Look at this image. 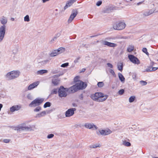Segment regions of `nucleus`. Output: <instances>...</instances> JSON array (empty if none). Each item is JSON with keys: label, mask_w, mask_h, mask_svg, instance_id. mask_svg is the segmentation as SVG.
Instances as JSON below:
<instances>
[{"label": "nucleus", "mask_w": 158, "mask_h": 158, "mask_svg": "<svg viewBox=\"0 0 158 158\" xmlns=\"http://www.w3.org/2000/svg\"><path fill=\"white\" fill-rule=\"evenodd\" d=\"M108 97L107 95H104L101 93H96L91 95V98L94 101L98 102H102L106 100Z\"/></svg>", "instance_id": "1"}, {"label": "nucleus", "mask_w": 158, "mask_h": 158, "mask_svg": "<svg viewBox=\"0 0 158 158\" xmlns=\"http://www.w3.org/2000/svg\"><path fill=\"white\" fill-rule=\"evenodd\" d=\"M86 85L85 83L79 81H77L75 85L71 87L69 89L71 90L72 93L74 92L78 89H85L86 87Z\"/></svg>", "instance_id": "2"}, {"label": "nucleus", "mask_w": 158, "mask_h": 158, "mask_svg": "<svg viewBox=\"0 0 158 158\" xmlns=\"http://www.w3.org/2000/svg\"><path fill=\"white\" fill-rule=\"evenodd\" d=\"M19 74V71H13L8 73L6 75V77L8 80H11L17 78Z\"/></svg>", "instance_id": "3"}, {"label": "nucleus", "mask_w": 158, "mask_h": 158, "mask_svg": "<svg viewBox=\"0 0 158 158\" xmlns=\"http://www.w3.org/2000/svg\"><path fill=\"white\" fill-rule=\"evenodd\" d=\"M126 24L123 22H116L113 25V28L115 30H122L125 28Z\"/></svg>", "instance_id": "4"}, {"label": "nucleus", "mask_w": 158, "mask_h": 158, "mask_svg": "<svg viewBox=\"0 0 158 158\" xmlns=\"http://www.w3.org/2000/svg\"><path fill=\"white\" fill-rule=\"evenodd\" d=\"M68 90V88H64L63 86H61L58 91L59 96L61 98L66 97L67 95V93Z\"/></svg>", "instance_id": "5"}, {"label": "nucleus", "mask_w": 158, "mask_h": 158, "mask_svg": "<svg viewBox=\"0 0 158 158\" xmlns=\"http://www.w3.org/2000/svg\"><path fill=\"white\" fill-rule=\"evenodd\" d=\"M112 132V131L110 129L108 128L104 129H99L96 131V133L98 135H101L103 136L108 135Z\"/></svg>", "instance_id": "6"}, {"label": "nucleus", "mask_w": 158, "mask_h": 158, "mask_svg": "<svg viewBox=\"0 0 158 158\" xmlns=\"http://www.w3.org/2000/svg\"><path fill=\"white\" fill-rule=\"evenodd\" d=\"M44 99L42 98H37L33 100L29 105L30 107H35L40 105L42 103Z\"/></svg>", "instance_id": "7"}, {"label": "nucleus", "mask_w": 158, "mask_h": 158, "mask_svg": "<svg viewBox=\"0 0 158 158\" xmlns=\"http://www.w3.org/2000/svg\"><path fill=\"white\" fill-rule=\"evenodd\" d=\"M6 31V26L3 25L0 27V42L3 40Z\"/></svg>", "instance_id": "8"}, {"label": "nucleus", "mask_w": 158, "mask_h": 158, "mask_svg": "<svg viewBox=\"0 0 158 158\" xmlns=\"http://www.w3.org/2000/svg\"><path fill=\"white\" fill-rule=\"evenodd\" d=\"M78 13V11L76 9L73 10L72 11V13L68 21V22L69 23L72 22L74 19L76 17Z\"/></svg>", "instance_id": "9"}, {"label": "nucleus", "mask_w": 158, "mask_h": 158, "mask_svg": "<svg viewBox=\"0 0 158 158\" xmlns=\"http://www.w3.org/2000/svg\"><path fill=\"white\" fill-rule=\"evenodd\" d=\"M31 129L30 127L26 126L24 124L19 125L16 128V129L19 131L23 130L29 131Z\"/></svg>", "instance_id": "10"}, {"label": "nucleus", "mask_w": 158, "mask_h": 158, "mask_svg": "<svg viewBox=\"0 0 158 158\" xmlns=\"http://www.w3.org/2000/svg\"><path fill=\"white\" fill-rule=\"evenodd\" d=\"M128 57L130 60L133 63L137 64H140V61L139 60L133 55H129L128 56Z\"/></svg>", "instance_id": "11"}, {"label": "nucleus", "mask_w": 158, "mask_h": 158, "mask_svg": "<svg viewBox=\"0 0 158 158\" xmlns=\"http://www.w3.org/2000/svg\"><path fill=\"white\" fill-rule=\"evenodd\" d=\"M85 127L87 128L92 130H95L98 129V127L93 123H85L84 125Z\"/></svg>", "instance_id": "12"}, {"label": "nucleus", "mask_w": 158, "mask_h": 158, "mask_svg": "<svg viewBox=\"0 0 158 158\" xmlns=\"http://www.w3.org/2000/svg\"><path fill=\"white\" fill-rule=\"evenodd\" d=\"M76 110V109L75 108H71L69 109L65 112V115L66 117H69L73 116L74 113V111Z\"/></svg>", "instance_id": "13"}, {"label": "nucleus", "mask_w": 158, "mask_h": 158, "mask_svg": "<svg viewBox=\"0 0 158 158\" xmlns=\"http://www.w3.org/2000/svg\"><path fill=\"white\" fill-rule=\"evenodd\" d=\"M60 76V75L59 76L56 75L53 77L52 83L54 85H57L59 83V80L58 79V77Z\"/></svg>", "instance_id": "14"}, {"label": "nucleus", "mask_w": 158, "mask_h": 158, "mask_svg": "<svg viewBox=\"0 0 158 158\" xmlns=\"http://www.w3.org/2000/svg\"><path fill=\"white\" fill-rule=\"evenodd\" d=\"M77 0H69L66 3V5L64 7V10H66L68 7H70L72 6V4Z\"/></svg>", "instance_id": "15"}, {"label": "nucleus", "mask_w": 158, "mask_h": 158, "mask_svg": "<svg viewBox=\"0 0 158 158\" xmlns=\"http://www.w3.org/2000/svg\"><path fill=\"white\" fill-rule=\"evenodd\" d=\"M39 84V81H36L33 82V83L30 85L28 87V90H31L37 86Z\"/></svg>", "instance_id": "16"}, {"label": "nucleus", "mask_w": 158, "mask_h": 158, "mask_svg": "<svg viewBox=\"0 0 158 158\" xmlns=\"http://www.w3.org/2000/svg\"><path fill=\"white\" fill-rule=\"evenodd\" d=\"M21 108V106L20 105H15L13 106L10 108V111L12 112H13L15 111L18 110Z\"/></svg>", "instance_id": "17"}, {"label": "nucleus", "mask_w": 158, "mask_h": 158, "mask_svg": "<svg viewBox=\"0 0 158 158\" xmlns=\"http://www.w3.org/2000/svg\"><path fill=\"white\" fill-rule=\"evenodd\" d=\"M103 44L109 47H116L117 46L116 44L109 42L107 41H103Z\"/></svg>", "instance_id": "18"}, {"label": "nucleus", "mask_w": 158, "mask_h": 158, "mask_svg": "<svg viewBox=\"0 0 158 158\" xmlns=\"http://www.w3.org/2000/svg\"><path fill=\"white\" fill-rule=\"evenodd\" d=\"M0 21L2 24L5 25L7 23V19L6 17L2 16L0 18Z\"/></svg>", "instance_id": "19"}, {"label": "nucleus", "mask_w": 158, "mask_h": 158, "mask_svg": "<svg viewBox=\"0 0 158 158\" xmlns=\"http://www.w3.org/2000/svg\"><path fill=\"white\" fill-rule=\"evenodd\" d=\"M59 54L56 50H54L52 51L51 53L49 54V55L52 57L55 56Z\"/></svg>", "instance_id": "20"}, {"label": "nucleus", "mask_w": 158, "mask_h": 158, "mask_svg": "<svg viewBox=\"0 0 158 158\" xmlns=\"http://www.w3.org/2000/svg\"><path fill=\"white\" fill-rule=\"evenodd\" d=\"M153 12V11L152 10H149L144 12L143 13V15L145 16H148L152 14Z\"/></svg>", "instance_id": "21"}, {"label": "nucleus", "mask_w": 158, "mask_h": 158, "mask_svg": "<svg viewBox=\"0 0 158 158\" xmlns=\"http://www.w3.org/2000/svg\"><path fill=\"white\" fill-rule=\"evenodd\" d=\"M117 67L118 70L122 71L123 69V64L122 62H119L117 64Z\"/></svg>", "instance_id": "22"}, {"label": "nucleus", "mask_w": 158, "mask_h": 158, "mask_svg": "<svg viewBox=\"0 0 158 158\" xmlns=\"http://www.w3.org/2000/svg\"><path fill=\"white\" fill-rule=\"evenodd\" d=\"M48 72V70H41L37 71V74L42 75L44 73H47Z\"/></svg>", "instance_id": "23"}, {"label": "nucleus", "mask_w": 158, "mask_h": 158, "mask_svg": "<svg viewBox=\"0 0 158 158\" xmlns=\"http://www.w3.org/2000/svg\"><path fill=\"white\" fill-rule=\"evenodd\" d=\"M58 54L64 52L65 51V48H64L61 47L56 50Z\"/></svg>", "instance_id": "24"}, {"label": "nucleus", "mask_w": 158, "mask_h": 158, "mask_svg": "<svg viewBox=\"0 0 158 158\" xmlns=\"http://www.w3.org/2000/svg\"><path fill=\"white\" fill-rule=\"evenodd\" d=\"M46 114V112L45 111H43L40 113L37 114L36 117L37 118H40L41 117L44 116Z\"/></svg>", "instance_id": "25"}, {"label": "nucleus", "mask_w": 158, "mask_h": 158, "mask_svg": "<svg viewBox=\"0 0 158 158\" xmlns=\"http://www.w3.org/2000/svg\"><path fill=\"white\" fill-rule=\"evenodd\" d=\"M118 75L119 78L120 80L121 81H124L125 79L123 76L122 75V74L120 73H118Z\"/></svg>", "instance_id": "26"}, {"label": "nucleus", "mask_w": 158, "mask_h": 158, "mask_svg": "<svg viewBox=\"0 0 158 158\" xmlns=\"http://www.w3.org/2000/svg\"><path fill=\"white\" fill-rule=\"evenodd\" d=\"M61 35V33L60 32H59L57 33L56 35V36L54 37L51 40V43H52L53 41H54L55 40H56L57 38L59 37Z\"/></svg>", "instance_id": "27"}, {"label": "nucleus", "mask_w": 158, "mask_h": 158, "mask_svg": "<svg viewBox=\"0 0 158 158\" xmlns=\"http://www.w3.org/2000/svg\"><path fill=\"white\" fill-rule=\"evenodd\" d=\"M134 49V47L132 45H129L127 48V51L128 52H131Z\"/></svg>", "instance_id": "28"}, {"label": "nucleus", "mask_w": 158, "mask_h": 158, "mask_svg": "<svg viewBox=\"0 0 158 158\" xmlns=\"http://www.w3.org/2000/svg\"><path fill=\"white\" fill-rule=\"evenodd\" d=\"M123 144L126 146H131V143L129 142H127L125 140L123 141Z\"/></svg>", "instance_id": "29"}, {"label": "nucleus", "mask_w": 158, "mask_h": 158, "mask_svg": "<svg viewBox=\"0 0 158 158\" xmlns=\"http://www.w3.org/2000/svg\"><path fill=\"white\" fill-rule=\"evenodd\" d=\"M135 98V96H131L129 98V102H133L134 101Z\"/></svg>", "instance_id": "30"}, {"label": "nucleus", "mask_w": 158, "mask_h": 158, "mask_svg": "<svg viewBox=\"0 0 158 158\" xmlns=\"http://www.w3.org/2000/svg\"><path fill=\"white\" fill-rule=\"evenodd\" d=\"M29 16L28 15H26L24 18V21L25 22H29L30 21Z\"/></svg>", "instance_id": "31"}, {"label": "nucleus", "mask_w": 158, "mask_h": 158, "mask_svg": "<svg viewBox=\"0 0 158 158\" xmlns=\"http://www.w3.org/2000/svg\"><path fill=\"white\" fill-rule=\"evenodd\" d=\"M98 86L99 87H102L104 85V83L102 82H99L97 84Z\"/></svg>", "instance_id": "32"}, {"label": "nucleus", "mask_w": 158, "mask_h": 158, "mask_svg": "<svg viewBox=\"0 0 158 158\" xmlns=\"http://www.w3.org/2000/svg\"><path fill=\"white\" fill-rule=\"evenodd\" d=\"M51 106V103L50 102H46L44 105V107L45 108L48 107H49Z\"/></svg>", "instance_id": "33"}, {"label": "nucleus", "mask_w": 158, "mask_h": 158, "mask_svg": "<svg viewBox=\"0 0 158 158\" xmlns=\"http://www.w3.org/2000/svg\"><path fill=\"white\" fill-rule=\"evenodd\" d=\"M49 62V61L48 60H44V61H42L40 62L39 63H40L41 64H46L47 63H48Z\"/></svg>", "instance_id": "34"}, {"label": "nucleus", "mask_w": 158, "mask_h": 158, "mask_svg": "<svg viewBox=\"0 0 158 158\" xmlns=\"http://www.w3.org/2000/svg\"><path fill=\"white\" fill-rule=\"evenodd\" d=\"M143 52L146 54L147 55H149V54L147 52V50L146 48H143L142 49Z\"/></svg>", "instance_id": "35"}, {"label": "nucleus", "mask_w": 158, "mask_h": 158, "mask_svg": "<svg viewBox=\"0 0 158 158\" xmlns=\"http://www.w3.org/2000/svg\"><path fill=\"white\" fill-rule=\"evenodd\" d=\"M57 89H53L51 92V94H56L57 92Z\"/></svg>", "instance_id": "36"}, {"label": "nucleus", "mask_w": 158, "mask_h": 158, "mask_svg": "<svg viewBox=\"0 0 158 158\" xmlns=\"http://www.w3.org/2000/svg\"><path fill=\"white\" fill-rule=\"evenodd\" d=\"M91 147V148H96L97 147H100V144H96L92 145Z\"/></svg>", "instance_id": "37"}, {"label": "nucleus", "mask_w": 158, "mask_h": 158, "mask_svg": "<svg viewBox=\"0 0 158 158\" xmlns=\"http://www.w3.org/2000/svg\"><path fill=\"white\" fill-rule=\"evenodd\" d=\"M27 97L28 99L30 100H32L33 99L32 96L30 94H28L27 96Z\"/></svg>", "instance_id": "38"}, {"label": "nucleus", "mask_w": 158, "mask_h": 158, "mask_svg": "<svg viewBox=\"0 0 158 158\" xmlns=\"http://www.w3.org/2000/svg\"><path fill=\"white\" fill-rule=\"evenodd\" d=\"M41 109V107L40 106H38L34 110V111L35 112H38L40 111Z\"/></svg>", "instance_id": "39"}, {"label": "nucleus", "mask_w": 158, "mask_h": 158, "mask_svg": "<svg viewBox=\"0 0 158 158\" xmlns=\"http://www.w3.org/2000/svg\"><path fill=\"white\" fill-rule=\"evenodd\" d=\"M152 69V68L151 67H149L147 68L146 69L145 71L147 72H152V71H151Z\"/></svg>", "instance_id": "40"}, {"label": "nucleus", "mask_w": 158, "mask_h": 158, "mask_svg": "<svg viewBox=\"0 0 158 158\" xmlns=\"http://www.w3.org/2000/svg\"><path fill=\"white\" fill-rule=\"evenodd\" d=\"M69 65V63H65L63 64H62L61 65V67H67Z\"/></svg>", "instance_id": "41"}, {"label": "nucleus", "mask_w": 158, "mask_h": 158, "mask_svg": "<svg viewBox=\"0 0 158 158\" xmlns=\"http://www.w3.org/2000/svg\"><path fill=\"white\" fill-rule=\"evenodd\" d=\"M54 136V135L53 134H50L48 135L47 136V138L48 139H51L53 138Z\"/></svg>", "instance_id": "42"}, {"label": "nucleus", "mask_w": 158, "mask_h": 158, "mask_svg": "<svg viewBox=\"0 0 158 158\" xmlns=\"http://www.w3.org/2000/svg\"><path fill=\"white\" fill-rule=\"evenodd\" d=\"M124 92V90L123 89H122L120 90L119 91L118 94H119L121 95H122L123 94Z\"/></svg>", "instance_id": "43"}, {"label": "nucleus", "mask_w": 158, "mask_h": 158, "mask_svg": "<svg viewBox=\"0 0 158 158\" xmlns=\"http://www.w3.org/2000/svg\"><path fill=\"white\" fill-rule=\"evenodd\" d=\"M110 72L114 76H115V74L114 71L112 69L110 70Z\"/></svg>", "instance_id": "44"}, {"label": "nucleus", "mask_w": 158, "mask_h": 158, "mask_svg": "<svg viewBox=\"0 0 158 158\" xmlns=\"http://www.w3.org/2000/svg\"><path fill=\"white\" fill-rule=\"evenodd\" d=\"M107 65L108 66V67H110V68H113V65L110 63H107Z\"/></svg>", "instance_id": "45"}, {"label": "nucleus", "mask_w": 158, "mask_h": 158, "mask_svg": "<svg viewBox=\"0 0 158 158\" xmlns=\"http://www.w3.org/2000/svg\"><path fill=\"white\" fill-rule=\"evenodd\" d=\"M102 3V2L101 1H99L98 2L96 3V5L99 6H100Z\"/></svg>", "instance_id": "46"}, {"label": "nucleus", "mask_w": 158, "mask_h": 158, "mask_svg": "<svg viewBox=\"0 0 158 158\" xmlns=\"http://www.w3.org/2000/svg\"><path fill=\"white\" fill-rule=\"evenodd\" d=\"M10 140L9 139H4L3 140V141L5 143H8L10 141Z\"/></svg>", "instance_id": "47"}, {"label": "nucleus", "mask_w": 158, "mask_h": 158, "mask_svg": "<svg viewBox=\"0 0 158 158\" xmlns=\"http://www.w3.org/2000/svg\"><path fill=\"white\" fill-rule=\"evenodd\" d=\"M80 57H77L74 60V62L75 63H77L78 62V60L80 59Z\"/></svg>", "instance_id": "48"}, {"label": "nucleus", "mask_w": 158, "mask_h": 158, "mask_svg": "<svg viewBox=\"0 0 158 158\" xmlns=\"http://www.w3.org/2000/svg\"><path fill=\"white\" fill-rule=\"evenodd\" d=\"M140 82L141 83H142V85H145L147 84V82L145 81H140Z\"/></svg>", "instance_id": "49"}, {"label": "nucleus", "mask_w": 158, "mask_h": 158, "mask_svg": "<svg viewBox=\"0 0 158 158\" xmlns=\"http://www.w3.org/2000/svg\"><path fill=\"white\" fill-rule=\"evenodd\" d=\"M158 69V67H152V71H155Z\"/></svg>", "instance_id": "50"}, {"label": "nucleus", "mask_w": 158, "mask_h": 158, "mask_svg": "<svg viewBox=\"0 0 158 158\" xmlns=\"http://www.w3.org/2000/svg\"><path fill=\"white\" fill-rule=\"evenodd\" d=\"M72 106L73 107H77V104L76 103H72Z\"/></svg>", "instance_id": "51"}, {"label": "nucleus", "mask_w": 158, "mask_h": 158, "mask_svg": "<svg viewBox=\"0 0 158 158\" xmlns=\"http://www.w3.org/2000/svg\"><path fill=\"white\" fill-rule=\"evenodd\" d=\"M79 77L78 76L76 77L74 79L75 81H76L77 82L78 81L77 80L78 79Z\"/></svg>", "instance_id": "52"}, {"label": "nucleus", "mask_w": 158, "mask_h": 158, "mask_svg": "<svg viewBox=\"0 0 158 158\" xmlns=\"http://www.w3.org/2000/svg\"><path fill=\"white\" fill-rule=\"evenodd\" d=\"M50 0H42V2L43 3H45L49 1Z\"/></svg>", "instance_id": "53"}, {"label": "nucleus", "mask_w": 158, "mask_h": 158, "mask_svg": "<svg viewBox=\"0 0 158 158\" xmlns=\"http://www.w3.org/2000/svg\"><path fill=\"white\" fill-rule=\"evenodd\" d=\"M85 69H83L80 71V73L84 72L85 71Z\"/></svg>", "instance_id": "54"}, {"label": "nucleus", "mask_w": 158, "mask_h": 158, "mask_svg": "<svg viewBox=\"0 0 158 158\" xmlns=\"http://www.w3.org/2000/svg\"><path fill=\"white\" fill-rule=\"evenodd\" d=\"M133 78H135L136 77V74H133L132 75Z\"/></svg>", "instance_id": "55"}, {"label": "nucleus", "mask_w": 158, "mask_h": 158, "mask_svg": "<svg viewBox=\"0 0 158 158\" xmlns=\"http://www.w3.org/2000/svg\"><path fill=\"white\" fill-rule=\"evenodd\" d=\"M2 104H0V111L1 110V108L2 107Z\"/></svg>", "instance_id": "56"}, {"label": "nucleus", "mask_w": 158, "mask_h": 158, "mask_svg": "<svg viewBox=\"0 0 158 158\" xmlns=\"http://www.w3.org/2000/svg\"><path fill=\"white\" fill-rule=\"evenodd\" d=\"M10 20L12 21H14L15 20V19L13 18H11L10 19Z\"/></svg>", "instance_id": "57"}, {"label": "nucleus", "mask_w": 158, "mask_h": 158, "mask_svg": "<svg viewBox=\"0 0 158 158\" xmlns=\"http://www.w3.org/2000/svg\"><path fill=\"white\" fill-rule=\"evenodd\" d=\"M142 2H139V3H137V5H139L140 4H141L142 3Z\"/></svg>", "instance_id": "58"}, {"label": "nucleus", "mask_w": 158, "mask_h": 158, "mask_svg": "<svg viewBox=\"0 0 158 158\" xmlns=\"http://www.w3.org/2000/svg\"><path fill=\"white\" fill-rule=\"evenodd\" d=\"M52 73L53 74H54V73H56L54 72V71H52Z\"/></svg>", "instance_id": "59"}, {"label": "nucleus", "mask_w": 158, "mask_h": 158, "mask_svg": "<svg viewBox=\"0 0 158 158\" xmlns=\"http://www.w3.org/2000/svg\"><path fill=\"white\" fill-rule=\"evenodd\" d=\"M153 158H158V157H153Z\"/></svg>", "instance_id": "60"}, {"label": "nucleus", "mask_w": 158, "mask_h": 158, "mask_svg": "<svg viewBox=\"0 0 158 158\" xmlns=\"http://www.w3.org/2000/svg\"><path fill=\"white\" fill-rule=\"evenodd\" d=\"M130 0L131 1H132V0Z\"/></svg>", "instance_id": "61"}]
</instances>
